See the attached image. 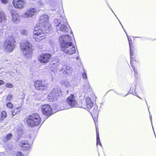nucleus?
<instances>
[{"label": "nucleus", "instance_id": "obj_24", "mask_svg": "<svg viewBox=\"0 0 156 156\" xmlns=\"http://www.w3.org/2000/svg\"><path fill=\"white\" fill-rule=\"evenodd\" d=\"M96 136H97V145H98V144H99L102 147L101 143V141L100 140V139L99 138V134L98 132V131L97 127H96Z\"/></svg>", "mask_w": 156, "mask_h": 156}, {"label": "nucleus", "instance_id": "obj_36", "mask_svg": "<svg viewBox=\"0 0 156 156\" xmlns=\"http://www.w3.org/2000/svg\"><path fill=\"white\" fill-rule=\"evenodd\" d=\"M43 2L41 0H39L37 2V4L40 6H43Z\"/></svg>", "mask_w": 156, "mask_h": 156}, {"label": "nucleus", "instance_id": "obj_39", "mask_svg": "<svg viewBox=\"0 0 156 156\" xmlns=\"http://www.w3.org/2000/svg\"><path fill=\"white\" fill-rule=\"evenodd\" d=\"M130 63L132 66H133L132 65L133 61L134 59V58L132 55H130Z\"/></svg>", "mask_w": 156, "mask_h": 156}, {"label": "nucleus", "instance_id": "obj_53", "mask_svg": "<svg viewBox=\"0 0 156 156\" xmlns=\"http://www.w3.org/2000/svg\"><path fill=\"white\" fill-rule=\"evenodd\" d=\"M116 16V17H117L116 16ZM116 17L117 18V19H118V20H119L118 18H117V17Z\"/></svg>", "mask_w": 156, "mask_h": 156}, {"label": "nucleus", "instance_id": "obj_3", "mask_svg": "<svg viewBox=\"0 0 156 156\" xmlns=\"http://www.w3.org/2000/svg\"><path fill=\"white\" fill-rule=\"evenodd\" d=\"M26 121L29 126L32 127L39 125L41 122V119L39 114L33 113L27 118Z\"/></svg>", "mask_w": 156, "mask_h": 156}, {"label": "nucleus", "instance_id": "obj_32", "mask_svg": "<svg viewBox=\"0 0 156 156\" xmlns=\"http://www.w3.org/2000/svg\"><path fill=\"white\" fill-rule=\"evenodd\" d=\"M6 116V113L5 111H3L2 112L1 114V117L2 119L3 120L4 119Z\"/></svg>", "mask_w": 156, "mask_h": 156}, {"label": "nucleus", "instance_id": "obj_37", "mask_svg": "<svg viewBox=\"0 0 156 156\" xmlns=\"http://www.w3.org/2000/svg\"><path fill=\"white\" fill-rule=\"evenodd\" d=\"M61 65L63 66V67H65L68 66L67 63L65 61H63L62 62Z\"/></svg>", "mask_w": 156, "mask_h": 156}, {"label": "nucleus", "instance_id": "obj_35", "mask_svg": "<svg viewBox=\"0 0 156 156\" xmlns=\"http://www.w3.org/2000/svg\"><path fill=\"white\" fill-rule=\"evenodd\" d=\"M5 86L6 87L9 88H12L13 87L12 84L9 83H6L5 84Z\"/></svg>", "mask_w": 156, "mask_h": 156}, {"label": "nucleus", "instance_id": "obj_29", "mask_svg": "<svg viewBox=\"0 0 156 156\" xmlns=\"http://www.w3.org/2000/svg\"><path fill=\"white\" fill-rule=\"evenodd\" d=\"M60 19L58 20L57 19H55L53 20V23L56 25V26H57V27H58V25L60 23Z\"/></svg>", "mask_w": 156, "mask_h": 156}, {"label": "nucleus", "instance_id": "obj_5", "mask_svg": "<svg viewBox=\"0 0 156 156\" xmlns=\"http://www.w3.org/2000/svg\"><path fill=\"white\" fill-rule=\"evenodd\" d=\"M15 38L12 36H9L8 39L5 40L3 47L6 51L11 52L15 48Z\"/></svg>", "mask_w": 156, "mask_h": 156}, {"label": "nucleus", "instance_id": "obj_23", "mask_svg": "<svg viewBox=\"0 0 156 156\" xmlns=\"http://www.w3.org/2000/svg\"><path fill=\"white\" fill-rule=\"evenodd\" d=\"M21 110V108L19 107L15 109L11 112L12 116H15L16 114L19 113Z\"/></svg>", "mask_w": 156, "mask_h": 156}, {"label": "nucleus", "instance_id": "obj_7", "mask_svg": "<svg viewBox=\"0 0 156 156\" xmlns=\"http://www.w3.org/2000/svg\"><path fill=\"white\" fill-rule=\"evenodd\" d=\"M62 95V92L59 88H55L53 89L48 95V98L50 102L53 101L55 99L60 97Z\"/></svg>", "mask_w": 156, "mask_h": 156}, {"label": "nucleus", "instance_id": "obj_6", "mask_svg": "<svg viewBox=\"0 0 156 156\" xmlns=\"http://www.w3.org/2000/svg\"><path fill=\"white\" fill-rule=\"evenodd\" d=\"M58 26L56 28L58 34H60V32H67L69 30V26L65 18H63L60 20Z\"/></svg>", "mask_w": 156, "mask_h": 156}, {"label": "nucleus", "instance_id": "obj_11", "mask_svg": "<svg viewBox=\"0 0 156 156\" xmlns=\"http://www.w3.org/2000/svg\"><path fill=\"white\" fill-rule=\"evenodd\" d=\"M51 55L48 53H42L40 55L39 61L42 63H46L50 60Z\"/></svg>", "mask_w": 156, "mask_h": 156}, {"label": "nucleus", "instance_id": "obj_45", "mask_svg": "<svg viewBox=\"0 0 156 156\" xmlns=\"http://www.w3.org/2000/svg\"><path fill=\"white\" fill-rule=\"evenodd\" d=\"M76 59L77 60H78L79 59L80 61V57L79 56H78L76 57Z\"/></svg>", "mask_w": 156, "mask_h": 156}, {"label": "nucleus", "instance_id": "obj_46", "mask_svg": "<svg viewBox=\"0 0 156 156\" xmlns=\"http://www.w3.org/2000/svg\"><path fill=\"white\" fill-rule=\"evenodd\" d=\"M108 6L109 7V8L111 10V11L112 12L114 13V15H115V16H116V15L115 14V13H114V12H113V11L112 10V9L109 6V5H108Z\"/></svg>", "mask_w": 156, "mask_h": 156}, {"label": "nucleus", "instance_id": "obj_17", "mask_svg": "<svg viewBox=\"0 0 156 156\" xmlns=\"http://www.w3.org/2000/svg\"><path fill=\"white\" fill-rule=\"evenodd\" d=\"M86 107L84 108H87V109L90 110L93 108V107L94 105V104L91 100L90 98L89 97L86 98Z\"/></svg>", "mask_w": 156, "mask_h": 156}, {"label": "nucleus", "instance_id": "obj_47", "mask_svg": "<svg viewBox=\"0 0 156 156\" xmlns=\"http://www.w3.org/2000/svg\"><path fill=\"white\" fill-rule=\"evenodd\" d=\"M119 22L120 23V24H121V25L122 26V28H123V26H122V23H121V22H120V21L119 20Z\"/></svg>", "mask_w": 156, "mask_h": 156}, {"label": "nucleus", "instance_id": "obj_44", "mask_svg": "<svg viewBox=\"0 0 156 156\" xmlns=\"http://www.w3.org/2000/svg\"><path fill=\"white\" fill-rule=\"evenodd\" d=\"M5 83V82L3 80H0V86L1 85L4 84Z\"/></svg>", "mask_w": 156, "mask_h": 156}, {"label": "nucleus", "instance_id": "obj_21", "mask_svg": "<svg viewBox=\"0 0 156 156\" xmlns=\"http://www.w3.org/2000/svg\"><path fill=\"white\" fill-rule=\"evenodd\" d=\"M62 85L65 86L66 88L69 87L71 86L70 83L67 80H64L61 82Z\"/></svg>", "mask_w": 156, "mask_h": 156}, {"label": "nucleus", "instance_id": "obj_12", "mask_svg": "<svg viewBox=\"0 0 156 156\" xmlns=\"http://www.w3.org/2000/svg\"><path fill=\"white\" fill-rule=\"evenodd\" d=\"M68 104L71 107H76L77 101L73 94H71L66 99Z\"/></svg>", "mask_w": 156, "mask_h": 156}, {"label": "nucleus", "instance_id": "obj_14", "mask_svg": "<svg viewBox=\"0 0 156 156\" xmlns=\"http://www.w3.org/2000/svg\"><path fill=\"white\" fill-rule=\"evenodd\" d=\"M24 0H13V5L16 8L23 9L25 5Z\"/></svg>", "mask_w": 156, "mask_h": 156}, {"label": "nucleus", "instance_id": "obj_30", "mask_svg": "<svg viewBox=\"0 0 156 156\" xmlns=\"http://www.w3.org/2000/svg\"><path fill=\"white\" fill-rule=\"evenodd\" d=\"M123 30H124V31H125V33L126 34V35H127V37L128 38V41H129V47L132 46V45H131V44L132 43V40H131V38L127 34V33L124 29H123Z\"/></svg>", "mask_w": 156, "mask_h": 156}, {"label": "nucleus", "instance_id": "obj_51", "mask_svg": "<svg viewBox=\"0 0 156 156\" xmlns=\"http://www.w3.org/2000/svg\"><path fill=\"white\" fill-rule=\"evenodd\" d=\"M116 16V17H117L116 16ZM116 17L117 18V19H118V20H119L118 18H117V17Z\"/></svg>", "mask_w": 156, "mask_h": 156}, {"label": "nucleus", "instance_id": "obj_26", "mask_svg": "<svg viewBox=\"0 0 156 156\" xmlns=\"http://www.w3.org/2000/svg\"><path fill=\"white\" fill-rule=\"evenodd\" d=\"M67 103L65 102H62L61 103V106H62V110L66 109L69 108L68 106L67 105Z\"/></svg>", "mask_w": 156, "mask_h": 156}, {"label": "nucleus", "instance_id": "obj_20", "mask_svg": "<svg viewBox=\"0 0 156 156\" xmlns=\"http://www.w3.org/2000/svg\"><path fill=\"white\" fill-rule=\"evenodd\" d=\"M6 20V18L3 11L0 9V23L4 22Z\"/></svg>", "mask_w": 156, "mask_h": 156}, {"label": "nucleus", "instance_id": "obj_15", "mask_svg": "<svg viewBox=\"0 0 156 156\" xmlns=\"http://www.w3.org/2000/svg\"><path fill=\"white\" fill-rule=\"evenodd\" d=\"M20 146L21 147V149L25 151L28 152L30 148V145L28 144L27 141H22L20 144Z\"/></svg>", "mask_w": 156, "mask_h": 156}, {"label": "nucleus", "instance_id": "obj_28", "mask_svg": "<svg viewBox=\"0 0 156 156\" xmlns=\"http://www.w3.org/2000/svg\"><path fill=\"white\" fill-rule=\"evenodd\" d=\"M16 132L18 134L19 136H21L23 133V130L22 129L20 128L17 129Z\"/></svg>", "mask_w": 156, "mask_h": 156}, {"label": "nucleus", "instance_id": "obj_49", "mask_svg": "<svg viewBox=\"0 0 156 156\" xmlns=\"http://www.w3.org/2000/svg\"><path fill=\"white\" fill-rule=\"evenodd\" d=\"M116 93L118 94V95H120V94H118L117 92H116Z\"/></svg>", "mask_w": 156, "mask_h": 156}, {"label": "nucleus", "instance_id": "obj_48", "mask_svg": "<svg viewBox=\"0 0 156 156\" xmlns=\"http://www.w3.org/2000/svg\"><path fill=\"white\" fill-rule=\"evenodd\" d=\"M94 119V121L95 123L96 124V123H95L96 122V121H95V119Z\"/></svg>", "mask_w": 156, "mask_h": 156}, {"label": "nucleus", "instance_id": "obj_33", "mask_svg": "<svg viewBox=\"0 0 156 156\" xmlns=\"http://www.w3.org/2000/svg\"><path fill=\"white\" fill-rule=\"evenodd\" d=\"M132 67L133 68V69L134 72L135 77L136 78H137L138 76V74L137 72V70L135 69V68L134 67V66H132Z\"/></svg>", "mask_w": 156, "mask_h": 156}, {"label": "nucleus", "instance_id": "obj_42", "mask_svg": "<svg viewBox=\"0 0 156 156\" xmlns=\"http://www.w3.org/2000/svg\"><path fill=\"white\" fill-rule=\"evenodd\" d=\"M48 1L50 3H55L57 2V0H48Z\"/></svg>", "mask_w": 156, "mask_h": 156}, {"label": "nucleus", "instance_id": "obj_50", "mask_svg": "<svg viewBox=\"0 0 156 156\" xmlns=\"http://www.w3.org/2000/svg\"><path fill=\"white\" fill-rule=\"evenodd\" d=\"M145 101H146V103H147V101H146V100H145Z\"/></svg>", "mask_w": 156, "mask_h": 156}, {"label": "nucleus", "instance_id": "obj_40", "mask_svg": "<svg viewBox=\"0 0 156 156\" xmlns=\"http://www.w3.org/2000/svg\"><path fill=\"white\" fill-rule=\"evenodd\" d=\"M132 46L129 47L130 55H133V50L132 49Z\"/></svg>", "mask_w": 156, "mask_h": 156}, {"label": "nucleus", "instance_id": "obj_25", "mask_svg": "<svg viewBox=\"0 0 156 156\" xmlns=\"http://www.w3.org/2000/svg\"><path fill=\"white\" fill-rule=\"evenodd\" d=\"M20 33L21 35L23 36H27L29 35V32L28 31L25 29L22 30H20Z\"/></svg>", "mask_w": 156, "mask_h": 156}, {"label": "nucleus", "instance_id": "obj_43", "mask_svg": "<svg viewBox=\"0 0 156 156\" xmlns=\"http://www.w3.org/2000/svg\"><path fill=\"white\" fill-rule=\"evenodd\" d=\"M1 2L3 4H6L8 2V0H1Z\"/></svg>", "mask_w": 156, "mask_h": 156}, {"label": "nucleus", "instance_id": "obj_13", "mask_svg": "<svg viewBox=\"0 0 156 156\" xmlns=\"http://www.w3.org/2000/svg\"><path fill=\"white\" fill-rule=\"evenodd\" d=\"M141 91L140 89V87L138 85H135L134 84V86L133 87L132 86L130 88V90L129 91L128 93L126 95L123 96V97H125L127 96L128 94L131 93L134 95H136V96L139 98L142 99L139 97L136 93H137L140 92Z\"/></svg>", "mask_w": 156, "mask_h": 156}, {"label": "nucleus", "instance_id": "obj_10", "mask_svg": "<svg viewBox=\"0 0 156 156\" xmlns=\"http://www.w3.org/2000/svg\"><path fill=\"white\" fill-rule=\"evenodd\" d=\"M41 110L43 115L48 118L52 114V108L49 105H44L41 107Z\"/></svg>", "mask_w": 156, "mask_h": 156}, {"label": "nucleus", "instance_id": "obj_38", "mask_svg": "<svg viewBox=\"0 0 156 156\" xmlns=\"http://www.w3.org/2000/svg\"><path fill=\"white\" fill-rule=\"evenodd\" d=\"M15 156H24L22 153L20 151H18L16 154Z\"/></svg>", "mask_w": 156, "mask_h": 156}, {"label": "nucleus", "instance_id": "obj_52", "mask_svg": "<svg viewBox=\"0 0 156 156\" xmlns=\"http://www.w3.org/2000/svg\"><path fill=\"white\" fill-rule=\"evenodd\" d=\"M116 16V17H117L116 16ZM116 17L117 18V19H118V20H119L118 18H117V17Z\"/></svg>", "mask_w": 156, "mask_h": 156}, {"label": "nucleus", "instance_id": "obj_1", "mask_svg": "<svg viewBox=\"0 0 156 156\" xmlns=\"http://www.w3.org/2000/svg\"><path fill=\"white\" fill-rule=\"evenodd\" d=\"M39 22V24H37L34 28L33 36L37 41L44 38L45 34L49 32L51 26L49 23V16L46 14L40 16Z\"/></svg>", "mask_w": 156, "mask_h": 156}, {"label": "nucleus", "instance_id": "obj_9", "mask_svg": "<svg viewBox=\"0 0 156 156\" xmlns=\"http://www.w3.org/2000/svg\"><path fill=\"white\" fill-rule=\"evenodd\" d=\"M83 78L85 80V84L83 85V92L87 94L91 90V88L87 80V73L84 69L82 74Z\"/></svg>", "mask_w": 156, "mask_h": 156}, {"label": "nucleus", "instance_id": "obj_22", "mask_svg": "<svg viewBox=\"0 0 156 156\" xmlns=\"http://www.w3.org/2000/svg\"><path fill=\"white\" fill-rule=\"evenodd\" d=\"M12 135L11 133L7 134L3 138V141L4 142H6L7 141L10 140L12 137Z\"/></svg>", "mask_w": 156, "mask_h": 156}, {"label": "nucleus", "instance_id": "obj_16", "mask_svg": "<svg viewBox=\"0 0 156 156\" xmlns=\"http://www.w3.org/2000/svg\"><path fill=\"white\" fill-rule=\"evenodd\" d=\"M36 11L34 8H30L27 9L26 12L22 15L24 18H27L32 17L36 13Z\"/></svg>", "mask_w": 156, "mask_h": 156}, {"label": "nucleus", "instance_id": "obj_4", "mask_svg": "<svg viewBox=\"0 0 156 156\" xmlns=\"http://www.w3.org/2000/svg\"><path fill=\"white\" fill-rule=\"evenodd\" d=\"M28 38L27 40L22 41L20 44V48L25 56L29 55H31L33 51L31 44L29 42L30 40L28 37Z\"/></svg>", "mask_w": 156, "mask_h": 156}, {"label": "nucleus", "instance_id": "obj_8", "mask_svg": "<svg viewBox=\"0 0 156 156\" xmlns=\"http://www.w3.org/2000/svg\"><path fill=\"white\" fill-rule=\"evenodd\" d=\"M34 85L35 89L41 91H46L48 90V84L44 81L37 80L34 82Z\"/></svg>", "mask_w": 156, "mask_h": 156}, {"label": "nucleus", "instance_id": "obj_41", "mask_svg": "<svg viewBox=\"0 0 156 156\" xmlns=\"http://www.w3.org/2000/svg\"><path fill=\"white\" fill-rule=\"evenodd\" d=\"M51 64L52 65H53L55 67H57L58 66H59V64L58 62H57V63H51Z\"/></svg>", "mask_w": 156, "mask_h": 156}, {"label": "nucleus", "instance_id": "obj_2", "mask_svg": "<svg viewBox=\"0 0 156 156\" xmlns=\"http://www.w3.org/2000/svg\"><path fill=\"white\" fill-rule=\"evenodd\" d=\"M71 41V37L68 35L62 36L59 38L61 50L66 54L71 55L76 52V48Z\"/></svg>", "mask_w": 156, "mask_h": 156}, {"label": "nucleus", "instance_id": "obj_34", "mask_svg": "<svg viewBox=\"0 0 156 156\" xmlns=\"http://www.w3.org/2000/svg\"><path fill=\"white\" fill-rule=\"evenodd\" d=\"M12 94L8 95L6 98V101L7 102H9L12 99Z\"/></svg>", "mask_w": 156, "mask_h": 156}, {"label": "nucleus", "instance_id": "obj_31", "mask_svg": "<svg viewBox=\"0 0 156 156\" xmlns=\"http://www.w3.org/2000/svg\"><path fill=\"white\" fill-rule=\"evenodd\" d=\"M6 105L7 107L9 108L12 109L13 107V105L10 102H7Z\"/></svg>", "mask_w": 156, "mask_h": 156}, {"label": "nucleus", "instance_id": "obj_27", "mask_svg": "<svg viewBox=\"0 0 156 156\" xmlns=\"http://www.w3.org/2000/svg\"><path fill=\"white\" fill-rule=\"evenodd\" d=\"M93 109L92 108L91 109V112L93 114H97V112H98V107L97 106H94L93 108Z\"/></svg>", "mask_w": 156, "mask_h": 156}, {"label": "nucleus", "instance_id": "obj_19", "mask_svg": "<svg viewBox=\"0 0 156 156\" xmlns=\"http://www.w3.org/2000/svg\"><path fill=\"white\" fill-rule=\"evenodd\" d=\"M61 71H62L64 75L68 74L70 75L71 73V70L70 67L68 66L65 67H63L61 70Z\"/></svg>", "mask_w": 156, "mask_h": 156}, {"label": "nucleus", "instance_id": "obj_18", "mask_svg": "<svg viewBox=\"0 0 156 156\" xmlns=\"http://www.w3.org/2000/svg\"><path fill=\"white\" fill-rule=\"evenodd\" d=\"M12 21L15 23L17 24L19 23L20 20V16L19 14L16 12H14L12 14Z\"/></svg>", "mask_w": 156, "mask_h": 156}]
</instances>
